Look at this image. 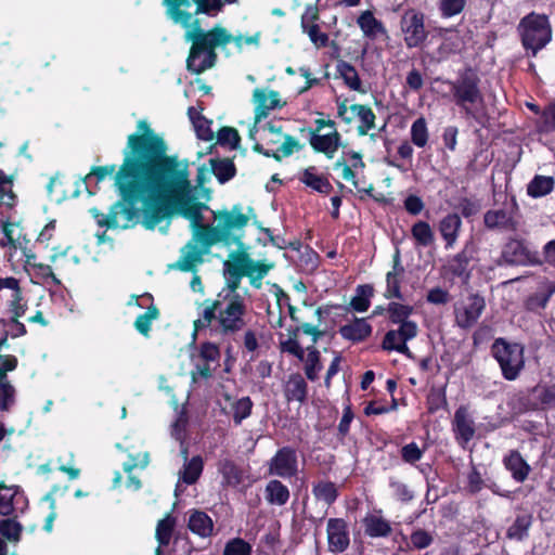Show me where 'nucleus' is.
<instances>
[{
    "instance_id": "f257e3e1",
    "label": "nucleus",
    "mask_w": 555,
    "mask_h": 555,
    "mask_svg": "<svg viewBox=\"0 0 555 555\" xmlns=\"http://www.w3.org/2000/svg\"><path fill=\"white\" fill-rule=\"evenodd\" d=\"M205 209L208 206L192 195L188 162H180L178 166H172L145 182L142 225L146 230H154L175 215L190 220L191 228L198 227L204 223Z\"/></svg>"
},
{
    "instance_id": "f03ea898",
    "label": "nucleus",
    "mask_w": 555,
    "mask_h": 555,
    "mask_svg": "<svg viewBox=\"0 0 555 555\" xmlns=\"http://www.w3.org/2000/svg\"><path fill=\"white\" fill-rule=\"evenodd\" d=\"M138 132L128 135L118 170L143 182L156 177L181 162L177 155L167 154L163 137L155 133L145 120L137 125Z\"/></svg>"
},
{
    "instance_id": "7ed1b4c3",
    "label": "nucleus",
    "mask_w": 555,
    "mask_h": 555,
    "mask_svg": "<svg viewBox=\"0 0 555 555\" xmlns=\"http://www.w3.org/2000/svg\"><path fill=\"white\" fill-rule=\"evenodd\" d=\"M114 188L119 198L111 206L108 214L96 208L89 211L100 227L118 228L120 216L124 219L120 227L127 229L137 222L141 211L144 215L145 182L118 170L114 177Z\"/></svg>"
},
{
    "instance_id": "20e7f679",
    "label": "nucleus",
    "mask_w": 555,
    "mask_h": 555,
    "mask_svg": "<svg viewBox=\"0 0 555 555\" xmlns=\"http://www.w3.org/2000/svg\"><path fill=\"white\" fill-rule=\"evenodd\" d=\"M185 28H190L185 33V40L191 42L186 69L191 74L201 75L215 67L218 61L216 49L227 47L232 39V34L221 25H215L205 30L197 18H191L190 25Z\"/></svg>"
},
{
    "instance_id": "39448f33",
    "label": "nucleus",
    "mask_w": 555,
    "mask_h": 555,
    "mask_svg": "<svg viewBox=\"0 0 555 555\" xmlns=\"http://www.w3.org/2000/svg\"><path fill=\"white\" fill-rule=\"evenodd\" d=\"M246 300H221L217 324L211 327L214 336L227 347H259L256 333L248 324Z\"/></svg>"
},
{
    "instance_id": "423d86ee",
    "label": "nucleus",
    "mask_w": 555,
    "mask_h": 555,
    "mask_svg": "<svg viewBox=\"0 0 555 555\" xmlns=\"http://www.w3.org/2000/svg\"><path fill=\"white\" fill-rule=\"evenodd\" d=\"M192 237L181 249L179 260L172 266L182 272H194L197 263L203 262V256L209 249L223 240L216 225L202 223L198 227H193Z\"/></svg>"
},
{
    "instance_id": "0eeeda50",
    "label": "nucleus",
    "mask_w": 555,
    "mask_h": 555,
    "mask_svg": "<svg viewBox=\"0 0 555 555\" xmlns=\"http://www.w3.org/2000/svg\"><path fill=\"white\" fill-rule=\"evenodd\" d=\"M517 36L528 55L535 57L553 38L550 17L534 11L520 18L516 27Z\"/></svg>"
},
{
    "instance_id": "6e6552de",
    "label": "nucleus",
    "mask_w": 555,
    "mask_h": 555,
    "mask_svg": "<svg viewBox=\"0 0 555 555\" xmlns=\"http://www.w3.org/2000/svg\"><path fill=\"white\" fill-rule=\"evenodd\" d=\"M413 307L397 301L387 305L388 319L392 324H399L397 330L388 331L382 341L383 348L406 347V343L417 335L418 328L409 318L413 313Z\"/></svg>"
},
{
    "instance_id": "1a4fd4ad",
    "label": "nucleus",
    "mask_w": 555,
    "mask_h": 555,
    "mask_svg": "<svg viewBox=\"0 0 555 555\" xmlns=\"http://www.w3.org/2000/svg\"><path fill=\"white\" fill-rule=\"evenodd\" d=\"M453 102L467 118H476L472 108L475 104H483V94L480 89V78L470 67L461 72L454 81L449 80Z\"/></svg>"
},
{
    "instance_id": "9d476101",
    "label": "nucleus",
    "mask_w": 555,
    "mask_h": 555,
    "mask_svg": "<svg viewBox=\"0 0 555 555\" xmlns=\"http://www.w3.org/2000/svg\"><path fill=\"white\" fill-rule=\"evenodd\" d=\"M499 267H527L541 264L540 255L529 247L526 238L509 236L496 260Z\"/></svg>"
},
{
    "instance_id": "9b49d317",
    "label": "nucleus",
    "mask_w": 555,
    "mask_h": 555,
    "mask_svg": "<svg viewBox=\"0 0 555 555\" xmlns=\"http://www.w3.org/2000/svg\"><path fill=\"white\" fill-rule=\"evenodd\" d=\"M214 219L217 220V229L223 240V245L231 246L235 244L237 248L246 246L241 235L233 234L234 230L244 229L249 221V217L242 212L241 205L236 204L231 210L212 211Z\"/></svg>"
},
{
    "instance_id": "f8f14e48",
    "label": "nucleus",
    "mask_w": 555,
    "mask_h": 555,
    "mask_svg": "<svg viewBox=\"0 0 555 555\" xmlns=\"http://www.w3.org/2000/svg\"><path fill=\"white\" fill-rule=\"evenodd\" d=\"M400 29L408 49L421 48L429 35L425 27V15L415 9H408L400 18Z\"/></svg>"
},
{
    "instance_id": "ddd939ff",
    "label": "nucleus",
    "mask_w": 555,
    "mask_h": 555,
    "mask_svg": "<svg viewBox=\"0 0 555 555\" xmlns=\"http://www.w3.org/2000/svg\"><path fill=\"white\" fill-rule=\"evenodd\" d=\"M374 296V287L372 284H361L356 288V295L351 298L348 306L344 305H328L325 309L319 307L315 314L322 318L323 313L336 317H347L352 310L359 313L365 312L371 306V299Z\"/></svg>"
},
{
    "instance_id": "4468645a",
    "label": "nucleus",
    "mask_w": 555,
    "mask_h": 555,
    "mask_svg": "<svg viewBox=\"0 0 555 555\" xmlns=\"http://www.w3.org/2000/svg\"><path fill=\"white\" fill-rule=\"evenodd\" d=\"M223 273L225 286L218 293L217 297L221 300H245L238 293L241 281L245 278V272L237 258L232 256V251L229 255V259L223 262Z\"/></svg>"
},
{
    "instance_id": "2eb2a0df",
    "label": "nucleus",
    "mask_w": 555,
    "mask_h": 555,
    "mask_svg": "<svg viewBox=\"0 0 555 555\" xmlns=\"http://www.w3.org/2000/svg\"><path fill=\"white\" fill-rule=\"evenodd\" d=\"M518 215L519 208L516 201L513 198L509 208L488 210L483 216V223L489 230L516 232L520 225Z\"/></svg>"
},
{
    "instance_id": "dca6fc26",
    "label": "nucleus",
    "mask_w": 555,
    "mask_h": 555,
    "mask_svg": "<svg viewBox=\"0 0 555 555\" xmlns=\"http://www.w3.org/2000/svg\"><path fill=\"white\" fill-rule=\"evenodd\" d=\"M485 308L486 301L482 296L469 295L454 309L456 324L462 328H470L476 324Z\"/></svg>"
},
{
    "instance_id": "f3484780",
    "label": "nucleus",
    "mask_w": 555,
    "mask_h": 555,
    "mask_svg": "<svg viewBox=\"0 0 555 555\" xmlns=\"http://www.w3.org/2000/svg\"><path fill=\"white\" fill-rule=\"evenodd\" d=\"M268 472L270 475L281 478H292L298 472L297 452L291 447H283L268 463Z\"/></svg>"
},
{
    "instance_id": "a211bd4d",
    "label": "nucleus",
    "mask_w": 555,
    "mask_h": 555,
    "mask_svg": "<svg viewBox=\"0 0 555 555\" xmlns=\"http://www.w3.org/2000/svg\"><path fill=\"white\" fill-rule=\"evenodd\" d=\"M524 349H494V358L499 362L503 376L514 380L525 365Z\"/></svg>"
},
{
    "instance_id": "6ab92c4d",
    "label": "nucleus",
    "mask_w": 555,
    "mask_h": 555,
    "mask_svg": "<svg viewBox=\"0 0 555 555\" xmlns=\"http://www.w3.org/2000/svg\"><path fill=\"white\" fill-rule=\"evenodd\" d=\"M232 256L237 258L243 271L245 272V275L251 274L264 279L268 273L275 267V263L271 261L254 260L250 257L246 246L233 250Z\"/></svg>"
},
{
    "instance_id": "aec40b11",
    "label": "nucleus",
    "mask_w": 555,
    "mask_h": 555,
    "mask_svg": "<svg viewBox=\"0 0 555 555\" xmlns=\"http://www.w3.org/2000/svg\"><path fill=\"white\" fill-rule=\"evenodd\" d=\"M392 262V270L386 274V289L384 292V297L386 299L402 300L403 295L401 292V282L404 274V268L401 264L399 249L396 250Z\"/></svg>"
},
{
    "instance_id": "412c9836",
    "label": "nucleus",
    "mask_w": 555,
    "mask_h": 555,
    "mask_svg": "<svg viewBox=\"0 0 555 555\" xmlns=\"http://www.w3.org/2000/svg\"><path fill=\"white\" fill-rule=\"evenodd\" d=\"M474 246L472 244H465L464 248L453 256L446 269L454 278L462 279L467 282L470 278L469 264L473 259Z\"/></svg>"
},
{
    "instance_id": "4be33fe9",
    "label": "nucleus",
    "mask_w": 555,
    "mask_h": 555,
    "mask_svg": "<svg viewBox=\"0 0 555 555\" xmlns=\"http://www.w3.org/2000/svg\"><path fill=\"white\" fill-rule=\"evenodd\" d=\"M327 540L330 550L344 552L349 545L347 525L341 518H331L327 522Z\"/></svg>"
},
{
    "instance_id": "5701e85b",
    "label": "nucleus",
    "mask_w": 555,
    "mask_h": 555,
    "mask_svg": "<svg viewBox=\"0 0 555 555\" xmlns=\"http://www.w3.org/2000/svg\"><path fill=\"white\" fill-rule=\"evenodd\" d=\"M254 100L257 104L255 109V124L266 118L271 109L283 106L280 101V93L275 90L267 92L263 89H255Z\"/></svg>"
},
{
    "instance_id": "b1692460",
    "label": "nucleus",
    "mask_w": 555,
    "mask_h": 555,
    "mask_svg": "<svg viewBox=\"0 0 555 555\" xmlns=\"http://www.w3.org/2000/svg\"><path fill=\"white\" fill-rule=\"evenodd\" d=\"M453 429L456 439L461 443H467L469 440L473 439L476 431V427L475 422L466 406H460L455 411L453 418Z\"/></svg>"
},
{
    "instance_id": "393cba45",
    "label": "nucleus",
    "mask_w": 555,
    "mask_h": 555,
    "mask_svg": "<svg viewBox=\"0 0 555 555\" xmlns=\"http://www.w3.org/2000/svg\"><path fill=\"white\" fill-rule=\"evenodd\" d=\"M341 135L337 130L327 134H318L312 132L309 143L317 153H323L327 158H333L335 152L340 146Z\"/></svg>"
},
{
    "instance_id": "a878e982",
    "label": "nucleus",
    "mask_w": 555,
    "mask_h": 555,
    "mask_svg": "<svg viewBox=\"0 0 555 555\" xmlns=\"http://www.w3.org/2000/svg\"><path fill=\"white\" fill-rule=\"evenodd\" d=\"M298 180L307 188L320 194L327 195L333 191V185L328 178L324 175H319L315 166L305 168L300 172Z\"/></svg>"
},
{
    "instance_id": "bb28decb",
    "label": "nucleus",
    "mask_w": 555,
    "mask_h": 555,
    "mask_svg": "<svg viewBox=\"0 0 555 555\" xmlns=\"http://www.w3.org/2000/svg\"><path fill=\"white\" fill-rule=\"evenodd\" d=\"M462 228L461 216L456 212L446 215L439 221V232L446 242V248H452L456 243Z\"/></svg>"
},
{
    "instance_id": "cd10ccee",
    "label": "nucleus",
    "mask_w": 555,
    "mask_h": 555,
    "mask_svg": "<svg viewBox=\"0 0 555 555\" xmlns=\"http://www.w3.org/2000/svg\"><path fill=\"white\" fill-rule=\"evenodd\" d=\"M372 333V326L366 319L354 318L352 322L339 327V334L343 338L358 344L367 338Z\"/></svg>"
},
{
    "instance_id": "c85d7f7f",
    "label": "nucleus",
    "mask_w": 555,
    "mask_h": 555,
    "mask_svg": "<svg viewBox=\"0 0 555 555\" xmlns=\"http://www.w3.org/2000/svg\"><path fill=\"white\" fill-rule=\"evenodd\" d=\"M453 31L451 28H438L437 36L442 39L439 47L433 52V61L440 63L449 59L450 55L459 51V38L450 37L448 33Z\"/></svg>"
},
{
    "instance_id": "c756f323",
    "label": "nucleus",
    "mask_w": 555,
    "mask_h": 555,
    "mask_svg": "<svg viewBox=\"0 0 555 555\" xmlns=\"http://www.w3.org/2000/svg\"><path fill=\"white\" fill-rule=\"evenodd\" d=\"M283 390L287 401L304 403L307 399L308 385L305 378L296 373L288 376Z\"/></svg>"
},
{
    "instance_id": "7c9ffc66",
    "label": "nucleus",
    "mask_w": 555,
    "mask_h": 555,
    "mask_svg": "<svg viewBox=\"0 0 555 555\" xmlns=\"http://www.w3.org/2000/svg\"><path fill=\"white\" fill-rule=\"evenodd\" d=\"M357 24L362 30L364 37L374 40L378 35H386L387 30L383 22L374 16L370 10L363 11L357 18Z\"/></svg>"
},
{
    "instance_id": "2f4dec72",
    "label": "nucleus",
    "mask_w": 555,
    "mask_h": 555,
    "mask_svg": "<svg viewBox=\"0 0 555 555\" xmlns=\"http://www.w3.org/2000/svg\"><path fill=\"white\" fill-rule=\"evenodd\" d=\"M300 361L305 362V373L308 379L315 380L318 372L321 370L319 352L317 349H286Z\"/></svg>"
},
{
    "instance_id": "473e14b6",
    "label": "nucleus",
    "mask_w": 555,
    "mask_h": 555,
    "mask_svg": "<svg viewBox=\"0 0 555 555\" xmlns=\"http://www.w3.org/2000/svg\"><path fill=\"white\" fill-rule=\"evenodd\" d=\"M167 7V15L176 24L186 27L191 23L192 13L186 11L191 7L190 0H164Z\"/></svg>"
},
{
    "instance_id": "72a5a7b5",
    "label": "nucleus",
    "mask_w": 555,
    "mask_h": 555,
    "mask_svg": "<svg viewBox=\"0 0 555 555\" xmlns=\"http://www.w3.org/2000/svg\"><path fill=\"white\" fill-rule=\"evenodd\" d=\"M336 69L339 77L344 80V83L352 91H357L359 93H366V89L363 88L362 81L359 77L358 70L356 67L346 62L338 61L336 64Z\"/></svg>"
},
{
    "instance_id": "f704fd0d",
    "label": "nucleus",
    "mask_w": 555,
    "mask_h": 555,
    "mask_svg": "<svg viewBox=\"0 0 555 555\" xmlns=\"http://www.w3.org/2000/svg\"><path fill=\"white\" fill-rule=\"evenodd\" d=\"M209 165L211 172L221 184L227 183L236 176V166L233 158H210Z\"/></svg>"
},
{
    "instance_id": "c9c22d12",
    "label": "nucleus",
    "mask_w": 555,
    "mask_h": 555,
    "mask_svg": "<svg viewBox=\"0 0 555 555\" xmlns=\"http://www.w3.org/2000/svg\"><path fill=\"white\" fill-rule=\"evenodd\" d=\"M349 108L360 119V125L357 127L359 135H366L375 128L376 115L369 105L352 104Z\"/></svg>"
},
{
    "instance_id": "e433bc0d",
    "label": "nucleus",
    "mask_w": 555,
    "mask_h": 555,
    "mask_svg": "<svg viewBox=\"0 0 555 555\" xmlns=\"http://www.w3.org/2000/svg\"><path fill=\"white\" fill-rule=\"evenodd\" d=\"M555 188V180L550 176L535 175L527 184V194L532 198L548 195Z\"/></svg>"
},
{
    "instance_id": "4c0bfd02",
    "label": "nucleus",
    "mask_w": 555,
    "mask_h": 555,
    "mask_svg": "<svg viewBox=\"0 0 555 555\" xmlns=\"http://www.w3.org/2000/svg\"><path fill=\"white\" fill-rule=\"evenodd\" d=\"M188 527L193 533L203 538L209 537L214 530L211 518L202 511L191 513Z\"/></svg>"
},
{
    "instance_id": "58836bf2",
    "label": "nucleus",
    "mask_w": 555,
    "mask_h": 555,
    "mask_svg": "<svg viewBox=\"0 0 555 555\" xmlns=\"http://www.w3.org/2000/svg\"><path fill=\"white\" fill-rule=\"evenodd\" d=\"M206 304L209 302L206 308L204 309L202 317L194 321V330L195 332H198L201 330H204L208 326L210 328L214 324H217L218 314L220 313L221 309V299L217 297L216 299L209 301L206 300Z\"/></svg>"
},
{
    "instance_id": "ea45409f",
    "label": "nucleus",
    "mask_w": 555,
    "mask_h": 555,
    "mask_svg": "<svg viewBox=\"0 0 555 555\" xmlns=\"http://www.w3.org/2000/svg\"><path fill=\"white\" fill-rule=\"evenodd\" d=\"M224 400L229 403L230 414L236 425L250 415L253 402L249 397H243L237 400L232 399L230 395H224Z\"/></svg>"
},
{
    "instance_id": "a19ab883",
    "label": "nucleus",
    "mask_w": 555,
    "mask_h": 555,
    "mask_svg": "<svg viewBox=\"0 0 555 555\" xmlns=\"http://www.w3.org/2000/svg\"><path fill=\"white\" fill-rule=\"evenodd\" d=\"M530 399L535 406H555V385H537L530 391Z\"/></svg>"
},
{
    "instance_id": "79ce46f5",
    "label": "nucleus",
    "mask_w": 555,
    "mask_h": 555,
    "mask_svg": "<svg viewBox=\"0 0 555 555\" xmlns=\"http://www.w3.org/2000/svg\"><path fill=\"white\" fill-rule=\"evenodd\" d=\"M218 470L227 486L236 487L243 481V470L231 460H221L218 463Z\"/></svg>"
},
{
    "instance_id": "37998d69",
    "label": "nucleus",
    "mask_w": 555,
    "mask_h": 555,
    "mask_svg": "<svg viewBox=\"0 0 555 555\" xmlns=\"http://www.w3.org/2000/svg\"><path fill=\"white\" fill-rule=\"evenodd\" d=\"M289 499V490L280 480L273 479L266 486V500L273 505L282 506Z\"/></svg>"
},
{
    "instance_id": "c03bdc74",
    "label": "nucleus",
    "mask_w": 555,
    "mask_h": 555,
    "mask_svg": "<svg viewBox=\"0 0 555 555\" xmlns=\"http://www.w3.org/2000/svg\"><path fill=\"white\" fill-rule=\"evenodd\" d=\"M411 234L417 246L428 247L435 242V233L427 221L415 222L411 228Z\"/></svg>"
},
{
    "instance_id": "a18cd8bd",
    "label": "nucleus",
    "mask_w": 555,
    "mask_h": 555,
    "mask_svg": "<svg viewBox=\"0 0 555 555\" xmlns=\"http://www.w3.org/2000/svg\"><path fill=\"white\" fill-rule=\"evenodd\" d=\"M505 465L517 481H524L530 470L529 465L525 462L518 452H512L505 459Z\"/></svg>"
},
{
    "instance_id": "49530a36",
    "label": "nucleus",
    "mask_w": 555,
    "mask_h": 555,
    "mask_svg": "<svg viewBox=\"0 0 555 555\" xmlns=\"http://www.w3.org/2000/svg\"><path fill=\"white\" fill-rule=\"evenodd\" d=\"M203 459L199 455L193 456L184 463L183 469L179 473L180 479L186 485L195 483L203 472Z\"/></svg>"
},
{
    "instance_id": "de8ad7c7",
    "label": "nucleus",
    "mask_w": 555,
    "mask_h": 555,
    "mask_svg": "<svg viewBox=\"0 0 555 555\" xmlns=\"http://www.w3.org/2000/svg\"><path fill=\"white\" fill-rule=\"evenodd\" d=\"M532 524L530 514L518 515L514 524L507 529L506 537L511 540L521 541L528 534V530Z\"/></svg>"
},
{
    "instance_id": "09e8293b",
    "label": "nucleus",
    "mask_w": 555,
    "mask_h": 555,
    "mask_svg": "<svg viewBox=\"0 0 555 555\" xmlns=\"http://www.w3.org/2000/svg\"><path fill=\"white\" fill-rule=\"evenodd\" d=\"M365 532L370 537H387L390 531V525L387 520L378 516H367L364 518Z\"/></svg>"
},
{
    "instance_id": "8fccbe9b",
    "label": "nucleus",
    "mask_w": 555,
    "mask_h": 555,
    "mask_svg": "<svg viewBox=\"0 0 555 555\" xmlns=\"http://www.w3.org/2000/svg\"><path fill=\"white\" fill-rule=\"evenodd\" d=\"M217 144L220 146H229L231 150H237L241 144V135L238 131L230 126L221 127L217 134Z\"/></svg>"
},
{
    "instance_id": "3c124183",
    "label": "nucleus",
    "mask_w": 555,
    "mask_h": 555,
    "mask_svg": "<svg viewBox=\"0 0 555 555\" xmlns=\"http://www.w3.org/2000/svg\"><path fill=\"white\" fill-rule=\"evenodd\" d=\"M312 492L317 500L331 505L337 499L338 492L335 483L331 481H319L313 486Z\"/></svg>"
},
{
    "instance_id": "603ef678",
    "label": "nucleus",
    "mask_w": 555,
    "mask_h": 555,
    "mask_svg": "<svg viewBox=\"0 0 555 555\" xmlns=\"http://www.w3.org/2000/svg\"><path fill=\"white\" fill-rule=\"evenodd\" d=\"M159 317V309L155 305H151L147 307L146 311L144 313H141L137 317L134 321V327L135 330L144 335L147 336L151 331V324L154 320H156Z\"/></svg>"
},
{
    "instance_id": "864d4df0",
    "label": "nucleus",
    "mask_w": 555,
    "mask_h": 555,
    "mask_svg": "<svg viewBox=\"0 0 555 555\" xmlns=\"http://www.w3.org/2000/svg\"><path fill=\"white\" fill-rule=\"evenodd\" d=\"M538 131L545 134L555 132V101L550 102L542 109Z\"/></svg>"
},
{
    "instance_id": "5fc2aeb1",
    "label": "nucleus",
    "mask_w": 555,
    "mask_h": 555,
    "mask_svg": "<svg viewBox=\"0 0 555 555\" xmlns=\"http://www.w3.org/2000/svg\"><path fill=\"white\" fill-rule=\"evenodd\" d=\"M429 133L427 122L424 117L415 119L411 126V141L417 147L426 146Z\"/></svg>"
},
{
    "instance_id": "6e6d98bb",
    "label": "nucleus",
    "mask_w": 555,
    "mask_h": 555,
    "mask_svg": "<svg viewBox=\"0 0 555 555\" xmlns=\"http://www.w3.org/2000/svg\"><path fill=\"white\" fill-rule=\"evenodd\" d=\"M176 525V520L170 514L160 519L156 527L155 537L159 545H168Z\"/></svg>"
},
{
    "instance_id": "4d7b16f0",
    "label": "nucleus",
    "mask_w": 555,
    "mask_h": 555,
    "mask_svg": "<svg viewBox=\"0 0 555 555\" xmlns=\"http://www.w3.org/2000/svg\"><path fill=\"white\" fill-rule=\"evenodd\" d=\"M23 526L14 518H7L0 521V534L10 542H18Z\"/></svg>"
},
{
    "instance_id": "13d9d810",
    "label": "nucleus",
    "mask_w": 555,
    "mask_h": 555,
    "mask_svg": "<svg viewBox=\"0 0 555 555\" xmlns=\"http://www.w3.org/2000/svg\"><path fill=\"white\" fill-rule=\"evenodd\" d=\"M467 0H439L438 10L443 18H450L463 12Z\"/></svg>"
},
{
    "instance_id": "bf43d9fd",
    "label": "nucleus",
    "mask_w": 555,
    "mask_h": 555,
    "mask_svg": "<svg viewBox=\"0 0 555 555\" xmlns=\"http://www.w3.org/2000/svg\"><path fill=\"white\" fill-rule=\"evenodd\" d=\"M0 225L3 232L4 237L0 240V246L5 247L10 246L14 249L22 248L24 245L21 241V237H13V223L10 220H1Z\"/></svg>"
},
{
    "instance_id": "052dcab7",
    "label": "nucleus",
    "mask_w": 555,
    "mask_h": 555,
    "mask_svg": "<svg viewBox=\"0 0 555 555\" xmlns=\"http://www.w3.org/2000/svg\"><path fill=\"white\" fill-rule=\"evenodd\" d=\"M251 545L241 538H234L227 542L223 555H250Z\"/></svg>"
},
{
    "instance_id": "680f3d73",
    "label": "nucleus",
    "mask_w": 555,
    "mask_h": 555,
    "mask_svg": "<svg viewBox=\"0 0 555 555\" xmlns=\"http://www.w3.org/2000/svg\"><path fill=\"white\" fill-rule=\"evenodd\" d=\"M211 120H208L205 116H201L196 118V121L193 122L196 135L198 139L203 141H211L215 138V132L211 129Z\"/></svg>"
},
{
    "instance_id": "e2e57ef3",
    "label": "nucleus",
    "mask_w": 555,
    "mask_h": 555,
    "mask_svg": "<svg viewBox=\"0 0 555 555\" xmlns=\"http://www.w3.org/2000/svg\"><path fill=\"white\" fill-rule=\"evenodd\" d=\"M15 402V389L10 382H0V410L8 411Z\"/></svg>"
},
{
    "instance_id": "0e129e2a",
    "label": "nucleus",
    "mask_w": 555,
    "mask_h": 555,
    "mask_svg": "<svg viewBox=\"0 0 555 555\" xmlns=\"http://www.w3.org/2000/svg\"><path fill=\"white\" fill-rule=\"evenodd\" d=\"M551 298V293H534L530 295L525 301V308L528 311L537 312L541 309H544Z\"/></svg>"
},
{
    "instance_id": "69168bd1",
    "label": "nucleus",
    "mask_w": 555,
    "mask_h": 555,
    "mask_svg": "<svg viewBox=\"0 0 555 555\" xmlns=\"http://www.w3.org/2000/svg\"><path fill=\"white\" fill-rule=\"evenodd\" d=\"M118 171L116 170V165H105V166H93L90 170V172L83 178V182L87 183L91 177H94L96 182H102L105 180L107 176L115 177V173Z\"/></svg>"
},
{
    "instance_id": "338daca9",
    "label": "nucleus",
    "mask_w": 555,
    "mask_h": 555,
    "mask_svg": "<svg viewBox=\"0 0 555 555\" xmlns=\"http://www.w3.org/2000/svg\"><path fill=\"white\" fill-rule=\"evenodd\" d=\"M309 36V39L317 48H325L328 44L330 38L326 33L321 31L319 25H310L302 29Z\"/></svg>"
},
{
    "instance_id": "774afa93",
    "label": "nucleus",
    "mask_w": 555,
    "mask_h": 555,
    "mask_svg": "<svg viewBox=\"0 0 555 555\" xmlns=\"http://www.w3.org/2000/svg\"><path fill=\"white\" fill-rule=\"evenodd\" d=\"M456 208L460 210L462 217L468 219L474 217L480 210V205L478 202L473 201L468 197H461L459 199V204Z\"/></svg>"
}]
</instances>
